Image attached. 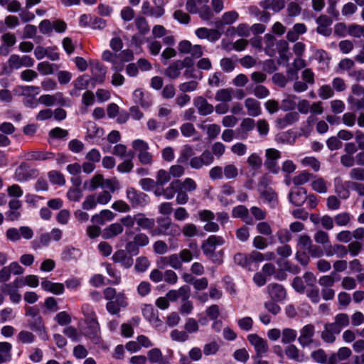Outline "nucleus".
Listing matches in <instances>:
<instances>
[{
  "mask_svg": "<svg viewBox=\"0 0 364 364\" xmlns=\"http://www.w3.org/2000/svg\"><path fill=\"white\" fill-rule=\"evenodd\" d=\"M208 0H198V6L193 2L186 3V9L191 14H199L203 20H210L213 14L210 8L207 5Z\"/></svg>",
  "mask_w": 364,
  "mask_h": 364,
  "instance_id": "nucleus-5",
  "label": "nucleus"
},
{
  "mask_svg": "<svg viewBox=\"0 0 364 364\" xmlns=\"http://www.w3.org/2000/svg\"><path fill=\"white\" fill-rule=\"evenodd\" d=\"M148 359L151 363H156L162 360L163 355L159 348H152L147 353Z\"/></svg>",
  "mask_w": 364,
  "mask_h": 364,
  "instance_id": "nucleus-62",
  "label": "nucleus"
},
{
  "mask_svg": "<svg viewBox=\"0 0 364 364\" xmlns=\"http://www.w3.org/2000/svg\"><path fill=\"white\" fill-rule=\"evenodd\" d=\"M181 189V181L174 180L170 183L168 187L165 188V198L167 200L172 199L176 193Z\"/></svg>",
  "mask_w": 364,
  "mask_h": 364,
  "instance_id": "nucleus-47",
  "label": "nucleus"
},
{
  "mask_svg": "<svg viewBox=\"0 0 364 364\" xmlns=\"http://www.w3.org/2000/svg\"><path fill=\"white\" fill-rule=\"evenodd\" d=\"M214 159L213 154L209 150H205L200 156L192 157L189 164L192 168L198 170L211 165Z\"/></svg>",
  "mask_w": 364,
  "mask_h": 364,
  "instance_id": "nucleus-6",
  "label": "nucleus"
},
{
  "mask_svg": "<svg viewBox=\"0 0 364 364\" xmlns=\"http://www.w3.org/2000/svg\"><path fill=\"white\" fill-rule=\"evenodd\" d=\"M267 291L271 299L274 301H282L287 296L285 289L282 285L271 283L267 286Z\"/></svg>",
  "mask_w": 364,
  "mask_h": 364,
  "instance_id": "nucleus-16",
  "label": "nucleus"
},
{
  "mask_svg": "<svg viewBox=\"0 0 364 364\" xmlns=\"http://www.w3.org/2000/svg\"><path fill=\"white\" fill-rule=\"evenodd\" d=\"M83 335L95 345L100 344L102 341L100 327L98 322L85 324V327L83 329Z\"/></svg>",
  "mask_w": 364,
  "mask_h": 364,
  "instance_id": "nucleus-8",
  "label": "nucleus"
},
{
  "mask_svg": "<svg viewBox=\"0 0 364 364\" xmlns=\"http://www.w3.org/2000/svg\"><path fill=\"white\" fill-rule=\"evenodd\" d=\"M22 203L18 199H12L9 202V210L6 213L7 220L15 221L20 218L21 213L19 209L21 208Z\"/></svg>",
  "mask_w": 364,
  "mask_h": 364,
  "instance_id": "nucleus-20",
  "label": "nucleus"
},
{
  "mask_svg": "<svg viewBox=\"0 0 364 364\" xmlns=\"http://www.w3.org/2000/svg\"><path fill=\"white\" fill-rule=\"evenodd\" d=\"M196 35L200 39H208L211 42H215L220 39L221 33L217 29L203 27L196 31Z\"/></svg>",
  "mask_w": 364,
  "mask_h": 364,
  "instance_id": "nucleus-19",
  "label": "nucleus"
},
{
  "mask_svg": "<svg viewBox=\"0 0 364 364\" xmlns=\"http://www.w3.org/2000/svg\"><path fill=\"white\" fill-rule=\"evenodd\" d=\"M90 70L92 73L91 80L96 83H102L104 82L106 70L99 62L91 63Z\"/></svg>",
  "mask_w": 364,
  "mask_h": 364,
  "instance_id": "nucleus-24",
  "label": "nucleus"
},
{
  "mask_svg": "<svg viewBox=\"0 0 364 364\" xmlns=\"http://www.w3.org/2000/svg\"><path fill=\"white\" fill-rule=\"evenodd\" d=\"M132 147L138 153L137 157L141 164H152L153 156L149 152V146L147 142L142 139H136L132 142Z\"/></svg>",
  "mask_w": 364,
  "mask_h": 364,
  "instance_id": "nucleus-4",
  "label": "nucleus"
},
{
  "mask_svg": "<svg viewBox=\"0 0 364 364\" xmlns=\"http://www.w3.org/2000/svg\"><path fill=\"white\" fill-rule=\"evenodd\" d=\"M340 332L331 323L324 325V329L321 333V339L326 343H333L336 341V336Z\"/></svg>",
  "mask_w": 364,
  "mask_h": 364,
  "instance_id": "nucleus-25",
  "label": "nucleus"
},
{
  "mask_svg": "<svg viewBox=\"0 0 364 364\" xmlns=\"http://www.w3.org/2000/svg\"><path fill=\"white\" fill-rule=\"evenodd\" d=\"M299 119V114L296 112L287 113L283 117H279L275 120V124L278 129H282L289 125L296 122Z\"/></svg>",
  "mask_w": 364,
  "mask_h": 364,
  "instance_id": "nucleus-21",
  "label": "nucleus"
},
{
  "mask_svg": "<svg viewBox=\"0 0 364 364\" xmlns=\"http://www.w3.org/2000/svg\"><path fill=\"white\" fill-rule=\"evenodd\" d=\"M193 105L200 116H207L214 111V106L209 103L203 96H198L193 99Z\"/></svg>",
  "mask_w": 364,
  "mask_h": 364,
  "instance_id": "nucleus-12",
  "label": "nucleus"
},
{
  "mask_svg": "<svg viewBox=\"0 0 364 364\" xmlns=\"http://www.w3.org/2000/svg\"><path fill=\"white\" fill-rule=\"evenodd\" d=\"M97 202L95 194H90L86 196L85 200L82 203L83 210H90L96 208Z\"/></svg>",
  "mask_w": 364,
  "mask_h": 364,
  "instance_id": "nucleus-58",
  "label": "nucleus"
},
{
  "mask_svg": "<svg viewBox=\"0 0 364 364\" xmlns=\"http://www.w3.org/2000/svg\"><path fill=\"white\" fill-rule=\"evenodd\" d=\"M127 156H129L128 159L125 160L124 161L118 165L117 170L119 172L127 173L129 172L133 168L134 164L132 159L134 157V153L132 151H129L127 154Z\"/></svg>",
  "mask_w": 364,
  "mask_h": 364,
  "instance_id": "nucleus-51",
  "label": "nucleus"
},
{
  "mask_svg": "<svg viewBox=\"0 0 364 364\" xmlns=\"http://www.w3.org/2000/svg\"><path fill=\"white\" fill-rule=\"evenodd\" d=\"M234 90L232 87L218 90L215 95V100L223 103H228L232 100Z\"/></svg>",
  "mask_w": 364,
  "mask_h": 364,
  "instance_id": "nucleus-36",
  "label": "nucleus"
},
{
  "mask_svg": "<svg viewBox=\"0 0 364 364\" xmlns=\"http://www.w3.org/2000/svg\"><path fill=\"white\" fill-rule=\"evenodd\" d=\"M150 265V262L146 257H139L136 259L134 269L137 272H145Z\"/></svg>",
  "mask_w": 364,
  "mask_h": 364,
  "instance_id": "nucleus-55",
  "label": "nucleus"
},
{
  "mask_svg": "<svg viewBox=\"0 0 364 364\" xmlns=\"http://www.w3.org/2000/svg\"><path fill=\"white\" fill-rule=\"evenodd\" d=\"M37 175V170L31 168L28 164L22 162L15 171V178L18 181H26Z\"/></svg>",
  "mask_w": 364,
  "mask_h": 364,
  "instance_id": "nucleus-11",
  "label": "nucleus"
},
{
  "mask_svg": "<svg viewBox=\"0 0 364 364\" xmlns=\"http://www.w3.org/2000/svg\"><path fill=\"white\" fill-rule=\"evenodd\" d=\"M255 127V120L252 118H245L242 119L240 127L235 131L236 138L240 139H246L248 132L252 131Z\"/></svg>",
  "mask_w": 364,
  "mask_h": 364,
  "instance_id": "nucleus-13",
  "label": "nucleus"
},
{
  "mask_svg": "<svg viewBox=\"0 0 364 364\" xmlns=\"http://www.w3.org/2000/svg\"><path fill=\"white\" fill-rule=\"evenodd\" d=\"M112 259L115 263H120L121 265L125 269L130 268L134 263L132 257L128 255V253L124 250H119L116 251L113 254Z\"/></svg>",
  "mask_w": 364,
  "mask_h": 364,
  "instance_id": "nucleus-17",
  "label": "nucleus"
},
{
  "mask_svg": "<svg viewBox=\"0 0 364 364\" xmlns=\"http://www.w3.org/2000/svg\"><path fill=\"white\" fill-rule=\"evenodd\" d=\"M224 243L225 240L223 237L213 235L209 236L207 240L203 242L201 249L204 255L207 258L211 259L213 262L218 261L219 263H220L221 260L216 259L215 250L216 247L221 246Z\"/></svg>",
  "mask_w": 364,
  "mask_h": 364,
  "instance_id": "nucleus-3",
  "label": "nucleus"
},
{
  "mask_svg": "<svg viewBox=\"0 0 364 364\" xmlns=\"http://www.w3.org/2000/svg\"><path fill=\"white\" fill-rule=\"evenodd\" d=\"M238 18V14L235 11H228L223 14L221 20L215 22V26L220 28L223 25H230L233 23Z\"/></svg>",
  "mask_w": 364,
  "mask_h": 364,
  "instance_id": "nucleus-34",
  "label": "nucleus"
},
{
  "mask_svg": "<svg viewBox=\"0 0 364 364\" xmlns=\"http://www.w3.org/2000/svg\"><path fill=\"white\" fill-rule=\"evenodd\" d=\"M248 10H249V13L250 14V15L255 16V17H258V19L260 21H262L264 23H267L270 19L271 14L269 12L262 11L256 6H250Z\"/></svg>",
  "mask_w": 364,
  "mask_h": 364,
  "instance_id": "nucleus-44",
  "label": "nucleus"
},
{
  "mask_svg": "<svg viewBox=\"0 0 364 364\" xmlns=\"http://www.w3.org/2000/svg\"><path fill=\"white\" fill-rule=\"evenodd\" d=\"M41 287L45 291H50L55 294H62L64 291V285L61 283H53L49 280H43Z\"/></svg>",
  "mask_w": 364,
  "mask_h": 364,
  "instance_id": "nucleus-39",
  "label": "nucleus"
},
{
  "mask_svg": "<svg viewBox=\"0 0 364 364\" xmlns=\"http://www.w3.org/2000/svg\"><path fill=\"white\" fill-rule=\"evenodd\" d=\"M124 230L123 226L119 223H114L107 228L102 232V237L105 239H111L122 234Z\"/></svg>",
  "mask_w": 364,
  "mask_h": 364,
  "instance_id": "nucleus-27",
  "label": "nucleus"
},
{
  "mask_svg": "<svg viewBox=\"0 0 364 364\" xmlns=\"http://www.w3.org/2000/svg\"><path fill=\"white\" fill-rule=\"evenodd\" d=\"M310 357L316 363L328 364V355L322 348L313 350L310 354Z\"/></svg>",
  "mask_w": 364,
  "mask_h": 364,
  "instance_id": "nucleus-42",
  "label": "nucleus"
},
{
  "mask_svg": "<svg viewBox=\"0 0 364 364\" xmlns=\"http://www.w3.org/2000/svg\"><path fill=\"white\" fill-rule=\"evenodd\" d=\"M54 156L55 154L52 152L32 150L24 152L22 157L27 161H46L53 159Z\"/></svg>",
  "mask_w": 364,
  "mask_h": 364,
  "instance_id": "nucleus-14",
  "label": "nucleus"
},
{
  "mask_svg": "<svg viewBox=\"0 0 364 364\" xmlns=\"http://www.w3.org/2000/svg\"><path fill=\"white\" fill-rule=\"evenodd\" d=\"M195 151L191 145L186 144L183 146L181 151L178 161L181 163H186L191 160L192 157H194Z\"/></svg>",
  "mask_w": 364,
  "mask_h": 364,
  "instance_id": "nucleus-49",
  "label": "nucleus"
},
{
  "mask_svg": "<svg viewBox=\"0 0 364 364\" xmlns=\"http://www.w3.org/2000/svg\"><path fill=\"white\" fill-rule=\"evenodd\" d=\"M233 259L235 264L254 271L257 268L258 263L264 260V256L259 252L253 251L249 255L237 253Z\"/></svg>",
  "mask_w": 364,
  "mask_h": 364,
  "instance_id": "nucleus-2",
  "label": "nucleus"
},
{
  "mask_svg": "<svg viewBox=\"0 0 364 364\" xmlns=\"http://www.w3.org/2000/svg\"><path fill=\"white\" fill-rule=\"evenodd\" d=\"M318 94L322 100H327L334 95V91L329 85H324L318 89Z\"/></svg>",
  "mask_w": 364,
  "mask_h": 364,
  "instance_id": "nucleus-63",
  "label": "nucleus"
},
{
  "mask_svg": "<svg viewBox=\"0 0 364 364\" xmlns=\"http://www.w3.org/2000/svg\"><path fill=\"white\" fill-rule=\"evenodd\" d=\"M136 224L144 230L151 231L154 230L155 220L154 218H146L144 213L136 214Z\"/></svg>",
  "mask_w": 364,
  "mask_h": 364,
  "instance_id": "nucleus-31",
  "label": "nucleus"
},
{
  "mask_svg": "<svg viewBox=\"0 0 364 364\" xmlns=\"http://www.w3.org/2000/svg\"><path fill=\"white\" fill-rule=\"evenodd\" d=\"M247 341L254 346L256 355L254 358L262 357L269 350L267 340L259 337L257 334L253 333L247 336Z\"/></svg>",
  "mask_w": 364,
  "mask_h": 364,
  "instance_id": "nucleus-7",
  "label": "nucleus"
},
{
  "mask_svg": "<svg viewBox=\"0 0 364 364\" xmlns=\"http://www.w3.org/2000/svg\"><path fill=\"white\" fill-rule=\"evenodd\" d=\"M352 355L351 350L348 347H341L337 352L333 353L328 358V364H338L339 362L346 360Z\"/></svg>",
  "mask_w": 364,
  "mask_h": 364,
  "instance_id": "nucleus-23",
  "label": "nucleus"
},
{
  "mask_svg": "<svg viewBox=\"0 0 364 364\" xmlns=\"http://www.w3.org/2000/svg\"><path fill=\"white\" fill-rule=\"evenodd\" d=\"M287 357L295 362H302L304 360V355L294 344H289L284 349Z\"/></svg>",
  "mask_w": 364,
  "mask_h": 364,
  "instance_id": "nucleus-29",
  "label": "nucleus"
},
{
  "mask_svg": "<svg viewBox=\"0 0 364 364\" xmlns=\"http://www.w3.org/2000/svg\"><path fill=\"white\" fill-rule=\"evenodd\" d=\"M245 106L250 116L257 117L261 114L260 103L255 98L249 97L245 100Z\"/></svg>",
  "mask_w": 364,
  "mask_h": 364,
  "instance_id": "nucleus-28",
  "label": "nucleus"
},
{
  "mask_svg": "<svg viewBox=\"0 0 364 364\" xmlns=\"http://www.w3.org/2000/svg\"><path fill=\"white\" fill-rule=\"evenodd\" d=\"M126 193L127 198L133 208L144 206L146 204L147 196L145 193L137 191L134 188H127Z\"/></svg>",
  "mask_w": 364,
  "mask_h": 364,
  "instance_id": "nucleus-10",
  "label": "nucleus"
},
{
  "mask_svg": "<svg viewBox=\"0 0 364 364\" xmlns=\"http://www.w3.org/2000/svg\"><path fill=\"white\" fill-rule=\"evenodd\" d=\"M141 11L144 15L159 18L164 15V9H161L159 6L152 7L151 6L150 3L146 1L142 4Z\"/></svg>",
  "mask_w": 364,
  "mask_h": 364,
  "instance_id": "nucleus-30",
  "label": "nucleus"
},
{
  "mask_svg": "<svg viewBox=\"0 0 364 364\" xmlns=\"http://www.w3.org/2000/svg\"><path fill=\"white\" fill-rule=\"evenodd\" d=\"M182 64L181 63V60H178L171 63L164 70V73L171 79H176L180 76Z\"/></svg>",
  "mask_w": 364,
  "mask_h": 364,
  "instance_id": "nucleus-32",
  "label": "nucleus"
},
{
  "mask_svg": "<svg viewBox=\"0 0 364 364\" xmlns=\"http://www.w3.org/2000/svg\"><path fill=\"white\" fill-rule=\"evenodd\" d=\"M134 22L141 35H145L149 31V26L145 18L137 17Z\"/></svg>",
  "mask_w": 364,
  "mask_h": 364,
  "instance_id": "nucleus-60",
  "label": "nucleus"
},
{
  "mask_svg": "<svg viewBox=\"0 0 364 364\" xmlns=\"http://www.w3.org/2000/svg\"><path fill=\"white\" fill-rule=\"evenodd\" d=\"M325 254L327 257L336 255L338 258H343L348 255L346 246L341 244L329 245L325 247Z\"/></svg>",
  "mask_w": 364,
  "mask_h": 364,
  "instance_id": "nucleus-26",
  "label": "nucleus"
},
{
  "mask_svg": "<svg viewBox=\"0 0 364 364\" xmlns=\"http://www.w3.org/2000/svg\"><path fill=\"white\" fill-rule=\"evenodd\" d=\"M82 312L85 324L98 322L95 311L89 304H85L82 306Z\"/></svg>",
  "mask_w": 364,
  "mask_h": 364,
  "instance_id": "nucleus-40",
  "label": "nucleus"
},
{
  "mask_svg": "<svg viewBox=\"0 0 364 364\" xmlns=\"http://www.w3.org/2000/svg\"><path fill=\"white\" fill-rule=\"evenodd\" d=\"M306 194L307 192L304 188L297 187L289 192V201L296 206H301L307 199Z\"/></svg>",
  "mask_w": 364,
  "mask_h": 364,
  "instance_id": "nucleus-15",
  "label": "nucleus"
},
{
  "mask_svg": "<svg viewBox=\"0 0 364 364\" xmlns=\"http://www.w3.org/2000/svg\"><path fill=\"white\" fill-rule=\"evenodd\" d=\"M104 177L102 174H95L90 180L85 181L83 188L93 191L99 187L103 186Z\"/></svg>",
  "mask_w": 364,
  "mask_h": 364,
  "instance_id": "nucleus-33",
  "label": "nucleus"
},
{
  "mask_svg": "<svg viewBox=\"0 0 364 364\" xmlns=\"http://www.w3.org/2000/svg\"><path fill=\"white\" fill-rule=\"evenodd\" d=\"M298 342L302 348L310 346L314 341L315 326L313 324H306L300 329Z\"/></svg>",
  "mask_w": 364,
  "mask_h": 364,
  "instance_id": "nucleus-9",
  "label": "nucleus"
},
{
  "mask_svg": "<svg viewBox=\"0 0 364 364\" xmlns=\"http://www.w3.org/2000/svg\"><path fill=\"white\" fill-rule=\"evenodd\" d=\"M190 287L187 285H183L177 290H170L166 294V296L171 301H176L179 298L182 301H186L190 297Z\"/></svg>",
  "mask_w": 364,
  "mask_h": 364,
  "instance_id": "nucleus-22",
  "label": "nucleus"
},
{
  "mask_svg": "<svg viewBox=\"0 0 364 364\" xmlns=\"http://www.w3.org/2000/svg\"><path fill=\"white\" fill-rule=\"evenodd\" d=\"M313 175L307 171H302L293 178V183L295 186H300L308 182Z\"/></svg>",
  "mask_w": 364,
  "mask_h": 364,
  "instance_id": "nucleus-61",
  "label": "nucleus"
},
{
  "mask_svg": "<svg viewBox=\"0 0 364 364\" xmlns=\"http://www.w3.org/2000/svg\"><path fill=\"white\" fill-rule=\"evenodd\" d=\"M315 242L318 244H321L326 247V245L330 244L329 235L323 230H318L314 235Z\"/></svg>",
  "mask_w": 364,
  "mask_h": 364,
  "instance_id": "nucleus-56",
  "label": "nucleus"
},
{
  "mask_svg": "<svg viewBox=\"0 0 364 364\" xmlns=\"http://www.w3.org/2000/svg\"><path fill=\"white\" fill-rule=\"evenodd\" d=\"M50 240V235L48 232L42 233L40 235L38 240H35L32 242L33 247L36 250L42 247L48 246Z\"/></svg>",
  "mask_w": 364,
  "mask_h": 364,
  "instance_id": "nucleus-48",
  "label": "nucleus"
},
{
  "mask_svg": "<svg viewBox=\"0 0 364 364\" xmlns=\"http://www.w3.org/2000/svg\"><path fill=\"white\" fill-rule=\"evenodd\" d=\"M281 336V342L283 344H292L296 338L297 332L294 329L285 328L282 330Z\"/></svg>",
  "mask_w": 364,
  "mask_h": 364,
  "instance_id": "nucleus-41",
  "label": "nucleus"
},
{
  "mask_svg": "<svg viewBox=\"0 0 364 364\" xmlns=\"http://www.w3.org/2000/svg\"><path fill=\"white\" fill-rule=\"evenodd\" d=\"M247 164L250 166L254 170H258L262 167V158L257 154H252L247 160Z\"/></svg>",
  "mask_w": 364,
  "mask_h": 364,
  "instance_id": "nucleus-59",
  "label": "nucleus"
},
{
  "mask_svg": "<svg viewBox=\"0 0 364 364\" xmlns=\"http://www.w3.org/2000/svg\"><path fill=\"white\" fill-rule=\"evenodd\" d=\"M127 305L126 297L124 294H117L114 301H109L106 304L107 311L112 314H118L120 307H125Z\"/></svg>",
  "mask_w": 364,
  "mask_h": 364,
  "instance_id": "nucleus-18",
  "label": "nucleus"
},
{
  "mask_svg": "<svg viewBox=\"0 0 364 364\" xmlns=\"http://www.w3.org/2000/svg\"><path fill=\"white\" fill-rule=\"evenodd\" d=\"M28 325L32 331L38 332L39 335H41L42 331H44V328H46L43 319L41 316L29 320Z\"/></svg>",
  "mask_w": 364,
  "mask_h": 364,
  "instance_id": "nucleus-46",
  "label": "nucleus"
},
{
  "mask_svg": "<svg viewBox=\"0 0 364 364\" xmlns=\"http://www.w3.org/2000/svg\"><path fill=\"white\" fill-rule=\"evenodd\" d=\"M171 180V174L169 171L166 170L160 169L156 174V186H163L165 183H168Z\"/></svg>",
  "mask_w": 364,
  "mask_h": 364,
  "instance_id": "nucleus-54",
  "label": "nucleus"
},
{
  "mask_svg": "<svg viewBox=\"0 0 364 364\" xmlns=\"http://www.w3.org/2000/svg\"><path fill=\"white\" fill-rule=\"evenodd\" d=\"M55 321L60 326L68 325L71 321V316L66 311H60L54 318Z\"/></svg>",
  "mask_w": 364,
  "mask_h": 364,
  "instance_id": "nucleus-64",
  "label": "nucleus"
},
{
  "mask_svg": "<svg viewBox=\"0 0 364 364\" xmlns=\"http://www.w3.org/2000/svg\"><path fill=\"white\" fill-rule=\"evenodd\" d=\"M260 197L267 201L272 208H274L278 204L277 194L271 188H266L261 191Z\"/></svg>",
  "mask_w": 364,
  "mask_h": 364,
  "instance_id": "nucleus-35",
  "label": "nucleus"
},
{
  "mask_svg": "<svg viewBox=\"0 0 364 364\" xmlns=\"http://www.w3.org/2000/svg\"><path fill=\"white\" fill-rule=\"evenodd\" d=\"M157 228L150 231V235L152 236L156 235H166L176 237L179 236L181 233L180 226L171 221L168 217L156 218Z\"/></svg>",
  "mask_w": 364,
  "mask_h": 364,
  "instance_id": "nucleus-1",
  "label": "nucleus"
},
{
  "mask_svg": "<svg viewBox=\"0 0 364 364\" xmlns=\"http://www.w3.org/2000/svg\"><path fill=\"white\" fill-rule=\"evenodd\" d=\"M333 218L338 226H346L351 220V215L348 212H343L335 215Z\"/></svg>",
  "mask_w": 364,
  "mask_h": 364,
  "instance_id": "nucleus-52",
  "label": "nucleus"
},
{
  "mask_svg": "<svg viewBox=\"0 0 364 364\" xmlns=\"http://www.w3.org/2000/svg\"><path fill=\"white\" fill-rule=\"evenodd\" d=\"M220 349V345L216 341H211L204 345L203 353L206 356L215 355Z\"/></svg>",
  "mask_w": 364,
  "mask_h": 364,
  "instance_id": "nucleus-57",
  "label": "nucleus"
},
{
  "mask_svg": "<svg viewBox=\"0 0 364 364\" xmlns=\"http://www.w3.org/2000/svg\"><path fill=\"white\" fill-rule=\"evenodd\" d=\"M348 33L354 38H364V25L350 24L348 27Z\"/></svg>",
  "mask_w": 364,
  "mask_h": 364,
  "instance_id": "nucleus-50",
  "label": "nucleus"
},
{
  "mask_svg": "<svg viewBox=\"0 0 364 364\" xmlns=\"http://www.w3.org/2000/svg\"><path fill=\"white\" fill-rule=\"evenodd\" d=\"M80 255V252L78 249L71 246H67L62 252L61 258L64 261H70L76 259Z\"/></svg>",
  "mask_w": 364,
  "mask_h": 364,
  "instance_id": "nucleus-45",
  "label": "nucleus"
},
{
  "mask_svg": "<svg viewBox=\"0 0 364 364\" xmlns=\"http://www.w3.org/2000/svg\"><path fill=\"white\" fill-rule=\"evenodd\" d=\"M90 82L87 75H82L78 77L74 82V90L70 92L71 95H79L78 91L87 89Z\"/></svg>",
  "mask_w": 364,
  "mask_h": 364,
  "instance_id": "nucleus-38",
  "label": "nucleus"
},
{
  "mask_svg": "<svg viewBox=\"0 0 364 364\" xmlns=\"http://www.w3.org/2000/svg\"><path fill=\"white\" fill-rule=\"evenodd\" d=\"M340 279L339 276L335 272H331L329 275L322 276L318 279V284L323 288H331L336 281Z\"/></svg>",
  "mask_w": 364,
  "mask_h": 364,
  "instance_id": "nucleus-43",
  "label": "nucleus"
},
{
  "mask_svg": "<svg viewBox=\"0 0 364 364\" xmlns=\"http://www.w3.org/2000/svg\"><path fill=\"white\" fill-rule=\"evenodd\" d=\"M331 323L341 333L343 328L349 325V316L347 314L340 313L334 317V321Z\"/></svg>",
  "mask_w": 364,
  "mask_h": 364,
  "instance_id": "nucleus-37",
  "label": "nucleus"
},
{
  "mask_svg": "<svg viewBox=\"0 0 364 364\" xmlns=\"http://www.w3.org/2000/svg\"><path fill=\"white\" fill-rule=\"evenodd\" d=\"M307 297L315 304H318L320 300V292L318 288L314 285L311 287H308V289L305 291Z\"/></svg>",
  "mask_w": 364,
  "mask_h": 364,
  "instance_id": "nucleus-53",
  "label": "nucleus"
}]
</instances>
